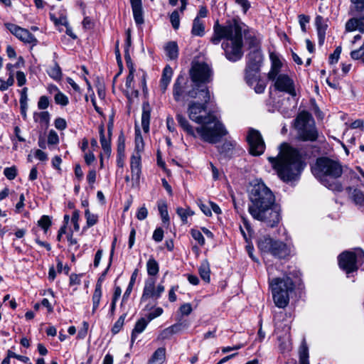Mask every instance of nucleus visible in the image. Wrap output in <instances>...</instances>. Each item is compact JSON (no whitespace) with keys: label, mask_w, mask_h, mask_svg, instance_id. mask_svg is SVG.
<instances>
[{"label":"nucleus","mask_w":364,"mask_h":364,"mask_svg":"<svg viewBox=\"0 0 364 364\" xmlns=\"http://www.w3.org/2000/svg\"><path fill=\"white\" fill-rule=\"evenodd\" d=\"M251 204L248 211L252 217L270 228L276 227L281 220V208L275 203V196L262 182L255 183L250 193Z\"/></svg>","instance_id":"1"},{"label":"nucleus","mask_w":364,"mask_h":364,"mask_svg":"<svg viewBox=\"0 0 364 364\" xmlns=\"http://www.w3.org/2000/svg\"><path fill=\"white\" fill-rule=\"evenodd\" d=\"M245 25L239 19L227 21L224 25L217 21L213 26V34L210 42L218 45L224 39L222 48L225 56L231 62L240 60L243 55L242 33H245Z\"/></svg>","instance_id":"2"},{"label":"nucleus","mask_w":364,"mask_h":364,"mask_svg":"<svg viewBox=\"0 0 364 364\" xmlns=\"http://www.w3.org/2000/svg\"><path fill=\"white\" fill-rule=\"evenodd\" d=\"M200 101H191L188 105V117L193 122L200 124L196 129L201 139L210 144H216L221 138L228 134L222 122L212 113L206 114L207 105L203 97L198 98Z\"/></svg>","instance_id":"3"},{"label":"nucleus","mask_w":364,"mask_h":364,"mask_svg":"<svg viewBox=\"0 0 364 364\" xmlns=\"http://www.w3.org/2000/svg\"><path fill=\"white\" fill-rule=\"evenodd\" d=\"M268 161L284 182L298 180L306 166L299 151L286 143L281 144L277 156L268 157Z\"/></svg>","instance_id":"4"},{"label":"nucleus","mask_w":364,"mask_h":364,"mask_svg":"<svg viewBox=\"0 0 364 364\" xmlns=\"http://www.w3.org/2000/svg\"><path fill=\"white\" fill-rule=\"evenodd\" d=\"M312 173L328 189L342 191L341 184L336 181L343 174V166L338 161L328 157L318 158L312 167Z\"/></svg>","instance_id":"5"},{"label":"nucleus","mask_w":364,"mask_h":364,"mask_svg":"<svg viewBox=\"0 0 364 364\" xmlns=\"http://www.w3.org/2000/svg\"><path fill=\"white\" fill-rule=\"evenodd\" d=\"M173 97L176 102L185 103L188 98L196 99L203 97L205 102L210 101V94L208 87H199L189 82L185 74H179L173 85Z\"/></svg>","instance_id":"6"},{"label":"nucleus","mask_w":364,"mask_h":364,"mask_svg":"<svg viewBox=\"0 0 364 364\" xmlns=\"http://www.w3.org/2000/svg\"><path fill=\"white\" fill-rule=\"evenodd\" d=\"M294 128L297 131L299 138L302 141H315L318 139L314 119L306 111L299 113L294 120Z\"/></svg>","instance_id":"7"},{"label":"nucleus","mask_w":364,"mask_h":364,"mask_svg":"<svg viewBox=\"0 0 364 364\" xmlns=\"http://www.w3.org/2000/svg\"><path fill=\"white\" fill-rule=\"evenodd\" d=\"M275 305L279 308L286 307L289 301V293L294 289V283L290 277L274 278L270 283Z\"/></svg>","instance_id":"8"},{"label":"nucleus","mask_w":364,"mask_h":364,"mask_svg":"<svg viewBox=\"0 0 364 364\" xmlns=\"http://www.w3.org/2000/svg\"><path fill=\"white\" fill-rule=\"evenodd\" d=\"M189 75L191 82L199 87H207L206 84L213 80V70L205 63H196L192 65Z\"/></svg>","instance_id":"9"},{"label":"nucleus","mask_w":364,"mask_h":364,"mask_svg":"<svg viewBox=\"0 0 364 364\" xmlns=\"http://www.w3.org/2000/svg\"><path fill=\"white\" fill-rule=\"evenodd\" d=\"M258 247L262 252L270 253L279 259L285 258L290 253V250L285 243L269 237L261 239L258 242Z\"/></svg>","instance_id":"10"},{"label":"nucleus","mask_w":364,"mask_h":364,"mask_svg":"<svg viewBox=\"0 0 364 364\" xmlns=\"http://www.w3.org/2000/svg\"><path fill=\"white\" fill-rule=\"evenodd\" d=\"M250 146V154L253 156H259L264 151L265 144L259 131L250 129L247 136Z\"/></svg>","instance_id":"11"},{"label":"nucleus","mask_w":364,"mask_h":364,"mask_svg":"<svg viewBox=\"0 0 364 364\" xmlns=\"http://www.w3.org/2000/svg\"><path fill=\"white\" fill-rule=\"evenodd\" d=\"M155 282L154 278H149L145 281L143 293L141 297V301H146L149 299L157 300L161 297L165 290V287L162 283H160L156 287Z\"/></svg>","instance_id":"12"},{"label":"nucleus","mask_w":364,"mask_h":364,"mask_svg":"<svg viewBox=\"0 0 364 364\" xmlns=\"http://www.w3.org/2000/svg\"><path fill=\"white\" fill-rule=\"evenodd\" d=\"M5 26L12 34L23 43H31L33 45L37 43L36 37L27 29L11 23H6Z\"/></svg>","instance_id":"13"},{"label":"nucleus","mask_w":364,"mask_h":364,"mask_svg":"<svg viewBox=\"0 0 364 364\" xmlns=\"http://www.w3.org/2000/svg\"><path fill=\"white\" fill-rule=\"evenodd\" d=\"M356 263L357 257L355 252H344L338 256V265L348 274L358 269Z\"/></svg>","instance_id":"14"},{"label":"nucleus","mask_w":364,"mask_h":364,"mask_svg":"<svg viewBox=\"0 0 364 364\" xmlns=\"http://www.w3.org/2000/svg\"><path fill=\"white\" fill-rule=\"evenodd\" d=\"M274 81V87L277 90L287 92L292 97L296 95L294 81L287 75L280 74L276 77Z\"/></svg>","instance_id":"15"},{"label":"nucleus","mask_w":364,"mask_h":364,"mask_svg":"<svg viewBox=\"0 0 364 364\" xmlns=\"http://www.w3.org/2000/svg\"><path fill=\"white\" fill-rule=\"evenodd\" d=\"M246 67L250 68L252 70H259L263 60V55L258 48H254L247 55Z\"/></svg>","instance_id":"16"},{"label":"nucleus","mask_w":364,"mask_h":364,"mask_svg":"<svg viewBox=\"0 0 364 364\" xmlns=\"http://www.w3.org/2000/svg\"><path fill=\"white\" fill-rule=\"evenodd\" d=\"M130 168L132 180L139 181L141 175V154H134L130 160Z\"/></svg>","instance_id":"17"},{"label":"nucleus","mask_w":364,"mask_h":364,"mask_svg":"<svg viewBox=\"0 0 364 364\" xmlns=\"http://www.w3.org/2000/svg\"><path fill=\"white\" fill-rule=\"evenodd\" d=\"M346 31L347 32L358 31L364 33V14L360 17L350 18L346 23Z\"/></svg>","instance_id":"18"},{"label":"nucleus","mask_w":364,"mask_h":364,"mask_svg":"<svg viewBox=\"0 0 364 364\" xmlns=\"http://www.w3.org/2000/svg\"><path fill=\"white\" fill-rule=\"evenodd\" d=\"M315 24L318 34V43L319 46H323L325 41L326 31L328 25L323 18L321 16H317L315 18Z\"/></svg>","instance_id":"19"},{"label":"nucleus","mask_w":364,"mask_h":364,"mask_svg":"<svg viewBox=\"0 0 364 364\" xmlns=\"http://www.w3.org/2000/svg\"><path fill=\"white\" fill-rule=\"evenodd\" d=\"M124 150H125V138L123 133H121L118 136L117 140V166L122 168L124 166Z\"/></svg>","instance_id":"20"},{"label":"nucleus","mask_w":364,"mask_h":364,"mask_svg":"<svg viewBox=\"0 0 364 364\" xmlns=\"http://www.w3.org/2000/svg\"><path fill=\"white\" fill-rule=\"evenodd\" d=\"M133 17L137 26H141L144 23V11L141 2L132 3L131 4Z\"/></svg>","instance_id":"21"},{"label":"nucleus","mask_w":364,"mask_h":364,"mask_svg":"<svg viewBox=\"0 0 364 364\" xmlns=\"http://www.w3.org/2000/svg\"><path fill=\"white\" fill-rule=\"evenodd\" d=\"M176 120L181 128L190 136L196 138L197 136L196 131L194 130L193 127L190 124L187 119L181 113H177Z\"/></svg>","instance_id":"22"},{"label":"nucleus","mask_w":364,"mask_h":364,"mask_svg":"<svg viewBox=\"0 0 364 364\" xmlns=\"http://www.w3.org/2000/svg\"><path fill=\"white\" fill-rule=\"evenodd\" d=\"M99 133H100V141L102 146V149L105 154L109 157L112 149H111V139L109 137L106 138L105 135V129L103 126H100L99 127Z\"/></svg>","instance_id":"23"},{"label":"nucleus","mask_w":364,"mask_h":364,"mask_svg":"<svg viewBox=\"0 0 364 364\" xmlns=\"http://www.w3.org/2000/svg\"><path fill=\"white\" fill-rule=\"evenodd\" d=\"M173 75V70L169 65H166L162 73L161 79L160 80V87L162 92H165L171 82Z\"/></svg>","instance_id":"24"},{"label":"nucleus","mask_w":364,"mask_h":364,"mask_svg":"<svg viewBox=\"0 0 364 364\" xmlns=\"http://www.w3.org/2000/svg\"><path fill=\"white\" fill-rule=\"evenodd\" d=\"M149 322L150 321H149V318L146 320L144 318H141L137 321L132 332L131 342L132 343L134 342L136 336L145 330Z\"/></svg>","instance_id":"25"},{"label":"nucleus","mask_w":364,"mask_h":364,"mask_svg":"<svg viewBox=\"0 0 364 364\" xmlns=\"http://www.w3.org/2000/svg\"><path fill=\"white\" fill-rule=\"evenodd\" d=\"M151 110L149 104H144L141 114V126L144 132L149 131Z\"/></svg>","instance_id":"26"},{"label":"nucleus","mask_w":364,"mask_h":364,"mask_svg":"<svg viewBox=\"0 0 364 364\" xmlns=\"http://www.w3.org/2000/svg\"><path fill=\"white\" fill-rule=\"evenodd\" d=\"M166 56L170 60H176L178 56V47L175 41H169L164 46Z\"/></svg>","instance_id":"27"},{"label":"nucleus","mask_w":364,"mask_h":364,"mask_svg":"<svg viewBox=\"0 0 364 364\" xmlns=\"http://www.w3.org/2000/svg\"><path fill=\"white\" fill-rule=\"evenodd\" d=\"M348 192L351 200L357 205H363L364 203V194L363 193L357 188H353L349 187Z\"/></svg>","instance_id":"28"},{"label":"nucleus","mask_w":364,"mask_h":364,"mask_svg":"<svg viewBox=\"0 0 364 364\" xmlns=\"http://www.w3.org/2000/svg\"><path fill=\"white\" fill-rule=\"evenodd\" d=\"M166 359V349L164 348H159L153 353L149 360L148 364H162Z\"/></svg>","instance_id":"29"},{"label":"nucleus","mask_w":364,"mask_h":364,"mask_svg":"<svg viewBox=\"0 0 364 364\" xmlns=\"http://www.w3.org/2000/svg\"><path fill=\"white\" fill-rule=\"evenodd\" d=\"M191 34L196 36H203L205 34L204 21L198 18H195L193 21Z\"/></svg>","instance_id":"30"},{"label":"nucleus","mask_w":364,"mask_h":364,"mask_svg":"<svg viewBox=\"0 0 364 364\" xmlns=\"http://www.w3.org/2000/svg\"><path fill=\"white\" fill-rule=\"evenodd\" d=\"M272 68L268 73V78L270 80H274L278 76L282 67V63L279 59L275 58L272 59Z\"/></svg>","instance_id":"31"},{"label":"nucleus","mask_w":364,"mask_h":364,"mask_svg":"<svg viewBox=\"0 0 364 364\" xmlns=\"http://www.w3.org/2000/svg\"><path fill=\"white\" fill-rule=\"evenodd\" d=\"M33 119L35 122L40 123L41 126L47 127L50 122V114L47 111L35 112Z\"/></svg>","instance_id":"32"},{"label":"nucleus","mask_w":364,"mask_h":364,"mask_svg":"<svg viewBox=\"0 0 364 364\" xmlns=\"http://www.w3.org/2000/svg\"><path fill=\"white\" fill-rule=\"evenodd\" d=\"M102 285L98 281L95 286V289L92 295V303H93V307H92V312L94 313L96 309L98 308L100 302V299L102 297Z\"/></svg>","instance_id":"33"},{"label":"nucleus","mask_w":364,"mask_h":364,"mask_svg":"<svg viewBox=\"0 0 364 364\" xmlns=\"http://www.w3.org/2000/svg\"><path fill=\"white\" fill-rule=\"evenodd\" d=\"M198 270L202 279L205 282H209L210 269L209 263L207 260H204L201 262Z\"/></svg>","instance_id":"34"},{"label":"nucleus","mask_w":364,"mask_h":364,"mask_svg":"<svg viewBox=\"0 0 364 364\" xmlns=\"http://www.w3.org/2000/svg\"><path fill=\"white\" fill-rule=\"evenodd\" d=\"M259 70H252L250 68L246 67L245 68V80L247 84L250 85H252L254 82H257L259 75L258 73Z\"/></svg>","instance_id":"35"},{"label":"nucleus","mask_w":364,"mask_h":364,"mask_svg":"<svg viewBox=\"0 0 364 364\" xmlns=\"http://www.w3.org/2000/svg\"><path fill=\"white\" fill-rule=\"evenodd\" d=\"M147 273L150 276H156L159 271V263L156 260L151 257L146 263Z\"/></svg>","instance_id":"36"},{"label":"nucleus","mask_w":364,"mask_h":364,"mask_svg":"<svg viewBox=\"0 0 364 364\" xmlns=\"http://www.w3.org/2000/svg\"><path fill=\"white\" fill-rule=\"evenodd\" d=\"M158 209L164 223H168L169 216L167 209V205L165 202H159L158 203Z\"/></svg>","instance_id":"37"},{"label":"nucleus","mask_w":364,"mask_h":364,"mask_svg":"<svg viewBox=\"0 0 364 364\" xmlns=\"http://www.w3.org/2000/svg\"><path fill=\"white\" fill-rule=\"evenodd\" d=\"M350 1L353 4L350 9V14L354 15L355 13L364 11V0H350Z\"/></svg>","instance_id":"38"},{"label":"nucleus","mask_w":364,"mask_h":364,"mask_svg":"<svg viewBox=\"0 0 364 364\" xmlns=\"http://www.w3.org/2000/svg\"><path fill=\"white\" fill-rule=\"evenodd\" d=\"M58 91L54 97V100L56 104L66 106L69 103L68 97L63 92H60L56 87H54Z\"/></svg>","instance_id":"39"},{"label":"nucleus","mask_w":364,"mask_h":364,"mask_svg":"<svg viewBox=\"0 0 364 364\" xmlns=\"http://www.w3.org/2000/svg\"><path fill=\"white\" fill-rule=\"evenodd\" d=\"M176 213L181 218L183 223H187L188 217L193 215L194 214V212L191 210L190 208L185 209L179 207L176 209Z\"/></svg>","instance_id":"40"},{"label":"nucleus","mask_w":364,"mask_h":364,"mask_svg":"<svg viewBox=\"0 0 364 364\" xmlns=\"http://www.w3.org/2000/svg\"><path fill=\"white\" fill-rule=\"evenodd\" d=\"M49 76L55 80H60L62 76L61 69L59 65L55 63L48 71Z\"/></svg>","instance_id":"41"},{"label":"nucleus","mask_w":364,"mask_h":364,"mask_svg":"<svg viewBox=\"0 0 364 364\" xmlns=\"http://www.w3.org/2000/svg\"><path fill=\"white\" fill-rule=\"evenodd\" d=\"M59 143V136L57 132L54 130H50L48 135V145L49 149H51L52 146L57 145Z\"/></svg>","instance_id":"42"},{"label":"nucleus","mask_w":364,"mask_h":364,"mask_svg":"<svg viewBox=\"0 0 364 364\" xmlns=\"http://www.w3.org/2000/svg\"><path fill=\"white\" fill-rule=\"evenodd\" d=\"M308 348L305 344H303L299 350V361L300 364H309V360Z\"/></svg>","instance_id":"43"},{"label":"nucleus","mask_w":364,"mask_h":364,"mask_svg":"<svg viewBox=\"0 0 364 364\" xmlns=\"http://www.w3.org/2000/svg\"><path fill=\"white\" fill-rule=\"evenodd\" d=\"M51 219L48 215H43L38 221V225L40 226L45 232H46L51 225Z\"/></svg>","instance_id":"44"},{"label":"nucleus","mask_w":364,"mask_h":364,"mask_svg":"<svg viewBox=\"0 0 364 364\" xmlns=\"http://www.w3.org/2000/svg\"><path fill=\"white\" fill-rule=\"evenodd\" d=\"M127 316V314H123L122 316H119V318L117 319V321L114 323V326L112 328V332L114 334H116L120 331L122 326L124 323V319Z\"/></svg>","instance_id":"45"},{"label":"nucleus","mask_w":364,"mask_h":364,"mask_svg":"<svg viewBox=\"0 0 364 364\" xmlns=\"http://www.w3.org/2000/svg\"><path fill=\"white\" fill-rule=\"evenodd\" d=\"M85 216L87 220V227H92L95 225L97 222V216L92 214L89 209H86L85 211Z\"/></svg>","instance_id":"46"},{"label":"nucleus","mask_w":364,"mask_h":364,"mask_svg":"<svg viewBox=\"0 0 364 364\" xmlns=\"http://www.w3.org/2000/svg\"><path fill=\"white\" fill-rule=\"evenodd\" d=\"M4 174L9 180H14L17 176V168L15 166L5 168Z\"/></svg>","instance_id":"47"},{"label":"nucleus","mask_w":364,"mask_h":364,"mask_svg":"<svg viewBox=\"0 0 364 364\" xmlns=\"http://www.w3.org/2000/svg\"><path fill=\"white\" fill-rule=\"evenodd\" d=\"M170 21L173 28L176 30L180 26V17L177 10L173 11L170 16Z\"/></svg>","instance_id":"48"},{"label":"nucleus","mask_w":364,"mask_h":364,"mask_svg":"<svg viewBox=\"0 0 364 364\" xmlns=\"http://www.w3.org/2000/svg\"><path fill=\"white\" fill-rule=\"evenodd\" d=\"M191 236L193 237V238L195 240H196L200 246L204 245L205 238H204L203 235H202V233L199 230L192 229L191 230Z\"/></svg>","instance_id":"49"},{"label":"nucleus","mask_w":364,"mask_h":364,"mask_svg":"<svg viewBox=\"0 0 364 364\" xmlns=\"http://www.w3.org/2000/svg\"><path fill=\"white\" fill-rule=\"evenodd\" d=\"M234 147V145L230 141L224 142L220 146H218V151L220 154H224L227 155L230 151H231Z\"/></svg>","instance_id":"50"},{"label":"nucleus","mask_w":364,"mask_h":364,"mask_svg":"<svg viewBox=\"0 0 364 364\" xmlns=\"http://www.w3.org/2000/svg\"><path fill=\"white\" fill-rule=\"evenodd\" d=\"M174 335L171 329L170 326L166 328L163 331H161L159 335L158 336V339L164 341L171 338V337Z\"/></svg>","instance_id":"51"},{"label":"nucleus","mask_w":364,"mask_h":364,"mask_svg":"<svg viewBox=\"0 0 364 364\" xmlns=\"http://www.w3.org/2000/svg\"><path fill=\"white\" fill-rule=\"evenodd\" d=\"M144 149V143L140 134L136 135L135 138V153L140 154Z\"/></svg>","instance_id":"52"},{"label":"nucleus","mask_w":364,"mask_h":364,"mask_svg":"<svg viewBox=\"0 0 364 364\" xmlns=\"http://www.w3.org/2000/svg\"><path fill=\"white\" fill-rule=\"evenodd\" d=\"M309 20L310 18L308 16H306L304 14H301L299 16V24L303 32L306 31V25L309 22Z\"/></svg>","instance_id":"53"},{"label":"nucleus","mask_w":364,"mask_h":364,"mask_svg":"<svg viewBox=\"0 0 364 364\" xmlns=\"http://www.w3.org/2000/svg\"><path fill=\"white\" fill-rule=\"evenodd\" d=\"M341 53V47L338 46L335 49L333 53L331 54V55L329 56V63L331 64L337 63Z\"/></svg>","instance_id":"54"},{"label":"nucleus","mask_w":364,"mask_h":364,"mask_svg":"<svg viewBox=\"0 0 364 364\" xmlns=\"http://www.w3.org/2000/svg\"><path fill=\"white\" fill-rule=\"evenodd\" d=\"M48 106H49L48 97L45 96V95L41 96L39 98V100H38V107L40 109H45L46 108H48Z\"/></svg>","instance_id":"55"},{"label":"nucleus","mask_w":364,"mask_h":364,"mask_svg":"<svg viewBox=\"0 0 364 364\" xmlns=\"http://www.w3.org/2000/svg\"><path fill=\"white\" fill-rule=\"evenodd\" d=\"M153 240L156 242L162 241L164 238V230L161 228H156L153 233Z\"/></svg>","instance_id":"56"},{"label":"nucleus","mask_w":364,"mask_h":364,"mask_svg":"<svg viewBox=\"0 0 364 364\" xmlns=\"http://www.w3.org/2000/svg\"><path fill=\"white\" fill-rule=\"evenodd\" d=\"M54 124L55 128L59 130H64L67 127V123L65 119L61 117L55 119Z\"/></svg>","instance_id":"57"},{"label":"nucleus","mask_w":364,"mask_h":364,"mask_svg":"<svg viewBox=\"0 0 364 364\" xmlns=\"http://www.w3.org/2000/svg\"><path fill=\"white\" fill-rule=\"evenodd\" d=\"M179 311L182 315L188 316L192 312V306L189 303L183 304L179 308Z\"/></svg>","instance_id":"58"},{"label":"nucleus","mask_w":364,"mask_h":364,"mask_svg":"<svg viewBox=\"0 0 364 364\" xmlns=\"http://www.w3.org/2000/svg\"><path fill=\"white\" fill-rule=\"evenodd\" d=\"M147 215L148 210L146 208L144 205L138 209L136 213V218L139 220H143L147 217Z\"/></svg>","instance_id":"59"},{"label":"nucleus","mask_w":364,"mask_h":364,"mask_svg":"<svg viewBox=\"0 0 364 364\" xmlns=\"http://www.w3.org/2000/svg\"><path fill=\"white\" fill-rule=\"evenodd\" d=\"M242 220V227L247 232L249 236H251L252 233L253 232V230L250 225V222L247 220V219L242 215L241 216Z\"/></svg>","instance_id":"60"},{"label":"nucleus","mask_w":364,"mask_h":364,"mask_svg":"<svg viewBox=\"0 0 364 364\" xmlns=\"http://www.w3.org/2000/svg\"><path fill=\"white\" fill-rule=\"evenodd\" d=\"M134 71L135 70L134 67L130 68V72H129V75H127L126 80V87L127 88H130L132 87V83L134 77Z\"/></svg>","instance_id":"61"},{"label":"nucleus","mask_w":364,"mask_h":364,"mask_svg":"<svg viewBox=\"0 0 364 364\" xmlns=\"http://www.w3.org/2000/svg\"><path fill=\"white\" fill-rule=\"evenodd\" d=\"M16 80L18 85L19 87L23 86L26 82L25 74L21 71H18L16 73Z\"/></svg>","instance_id":"62"},{"label":"nucleus","mask_w":364,"mask_h":364,"mask_svg":"<svg viewBox=\"0 0 364 364\" xmlns=\"http://www.w3.org/2000/svg\"><path fill=\"white\" fill-rule=\"evenodd\" d=\"M163 309L161 307H157L154 311L149 313L148 315L149 321H151L154 318L161 316L163 314Z\"/></svg>","instance_id":"63"},{"label":"nucleus","mask_w":364,"mask_h":364,"mask_svg":"<svg viewBox=\"0 0 364 364\" xmlns=\"http://www.w3.org/2000/svg\"><path fill=\"white\" fill-rule=\"evenodd\" d=\"M235 2L242 7L244 13L250 8V3L247 0H235Z\"/></svg>","instance_id":"64"}]
</instances>
